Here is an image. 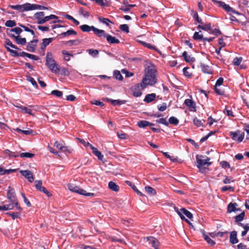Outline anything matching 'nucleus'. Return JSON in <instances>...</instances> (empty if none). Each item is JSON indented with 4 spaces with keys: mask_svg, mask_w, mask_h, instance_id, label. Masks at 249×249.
<instances>
[{
    "mask_svg": "<svg viewBox=\"0 0 249 249\" xmlns=\"http://www.w3.org/2000/svg\"><path fill=\"white\" fill-rule=\"evenodd\" d=\"M99 21L107 26H109V23H112V22L107 18L98 17V18Z\"/></svg>",
    "mask_w": 249,
    "mask_h": 249,
    "instance_id": "41",
    "label": "nucleus"
},
{
    "mask_svg": "<svg viewBox=\"0 0 249 249\" xmlns=\"http://www.w3.org/2000/svg\"><path fill=\"white\" fill-rule=\"evenodd\" d=\"M120 29L121 31L126 32L127 33H129V27L127 24H121L120 26Z\"/></svg>",
    "mask_w": 249,
    "mask_h": 249,
    "instance_id": "58",
    "label": "nucleus"
},
{
    "mask_svg": "<svg viewBox=\"0 0 249 249\" xmlns=\"http://www.w3.org/2000/svg\"><path fill=\"white\" fill-rule=\"evenodd\" d=\"M198 29H202L203 30H204L205 31H211L212 28H211V23H207L205 24L204 25H198L197 26Z\"/></svg>",
    "mask_w": 249,
    "mask_h": 249,
    "instance_id": "29",
    "label": "nucleus"
},
{
    "mask_svg": "<svg viewBox=\"0 0 249 249\" xmlns=\"http://www.w3.org/2000/svg\"><path fill=\"white\" fill-rule=\"evenodd\" d=\"M51 94L57 97H61L63 96V92L58 90H53L51 91Z\"/></svg>",
    "mask_w": 249,
    "mask_h": 249,
    "instance_id": "54",
    "label": "nucleus"
},
{
    "mask_svg": "<svg viewBox=\"0 0 249 249\" xmlns=\"http://www.w3.org/2000/svg\"><path fill=\"white\" fill-rule=\"evenodd\" d=\"M89 54L92 57H95L99 54V51L96 49H90L87 50Z\"/></svg>",
    "mask_w": 249,
    "mask_h": 249,
    "instance_id": "42",
    "label": "nucleus"
},
{
    "mask_svg": "<svg viewBox=\"0 0 249 249\" xmlns=\"http://www.w3.org/2000/svg\"><path fill=\"white\" fill-rule=\"evenodd\" d=\"M113 75L117 80H122L123 79V76L121 74L120 71H114Z\"/></svg>",
    "mask_w": 249,
    "mask_h": 249,
    "instance_id": "49",
    "label": "nucleus"
},
{
    "mask_svg": "<svg viewBox=\"0 0 249 249\" xmlns=\"http://www.w3.org/2000/svg\"><path fill=\"white\" fill-rule=\"evenodd\" d=\"M87 143L89 145L90 148L92 150V153L98 157L99 160H102L104 156L102 154V153L99 151H98L96 148L93 147L89 142H88Z\"/></svg>",
    "mask_w": 249,
    "mask_h": 249,
    "instance_id": "19",
    "label": "nucleus"
},
{
    "mask_svg": "<svg viewBox=\"0 0 249 249\" xmlns=\"http://www.w3.org/2000/svg\"><path fill=\"white\" fill-rule=\"evenodd\" d=\"M193 122L195 125H196L197 127H200L203 126V123L205 122V121L204 120H202V121L199 119H198L197 117H195L193 119Z\"/></svg>",
    "mask_w": 249,
    "mask_h": 249,
    "instance_id": "38",
    "label": "nucleus"
},
{
    "mask_svg": "<svg viewBox=\"0 0 249 249\" xmlns=\"http://www.w3.org/2000/svg\"><path fill=\"white\" fill-rule=\"evenodd\" d=\"M106 39L107 41L110 44H119L120 43V40L118 39L109 34L106 36Z\"/></svg>",
    "mask_w": 249,
    "mask_h": 249,
    "instance_id": "24",
    "label": "nucleus"
},
{
    "mask_svg": "<svg viewBox=\"0 0 249 249\" xmlns=\"http://www.w3.org/2000/svg\"><path fill=\"white\" fill-rule=\"evenodd\" d=\"M196 160L197 163V166L199 169L205 165L209 166L211 163L208 162V160H210V158L207 156L197 155L196 157Z\"/></svg>",
    "mask_w": 249,
    "mask_h": 249,
    "instance_id": "5",
    "label": "nucleus"
},
{
    "mask_svg": "<svg viewBox=\"0 0 249 249\" xmlns=\"http://www.w3.org/2000/svg\"><path fill=\"white\" fill-rule=\"evenodd\" d=\"M192 16L197 22L201 23V24H203L202 20L201 18H199L196 12L192 11Z\"/></svg>",
    "mask_w": 249,
    "mask_h": 249,
    "instance_id": "46",
    "label": "nucleus"
},
{
    "mask_svg": "<svg viewBox=\"0 0 249 249\" xmlns=\"http://www.w3.org/2000/svg\"><path fill=\"white\" fill-rule=\"evenodd\" d=\"M230 136L233 141H237L239 143L243 141L245 134L244 132H241L240 130H237L230 132Z\"/></svg>",
    "mask_w": 249,
    "mask_h": 249,
    "instance_id": "6",
    "label": "nucleus"
},
{
    "mask_svg": "<svg viewBox=\"0 0 249 249\" xmlns=\"http://www.w3.org/2000/svg\"><path fill=\"white\" fill-rule=\"evenodd\" d=\"M200 67L202 71L205 73L212 74L213 73L212 67L208 65H205L203 63H201Z\"/></svg>",
    "mask_w": 249,
    "mask_h": 249,
    "instance_id": "21",
    "label": "nucleus"
},
{
    "mask_svg": "<svg viewBox=\"0 0 249 249\" xmlns=\"http://www.w3.org/2000/svg\"><path fill=\"white\" fill-rule=\"evenodd\" d=\"M107 102H110L113 106L121 105L126 103L125 100H113L109 98H107L105 99Z\"/></svg>",
    "mask_w": 249,
    "mask_h": 249,
    "instance_id": "22",
    "label": "nucleus"
},
{
    "mask_svg": "<svg viewBox=\"0 0 249 249\" xmlns=\"http://www.w3.org/2000/svg\"><path fill=\"white\" fill-rule=\"evenodd\" d=\"M56 61L53 57L52 53L48 52L47 53L46 57V65L48 66L50 65V64L54 65L55 64Z\"/></svg>",
    "mask_w": 249,
    "mask_h": 249,
    "instance_id": "15",
    "label": "nucleus"
},
{
    "mask_svg": "<svg viewBox=\"0 0 249 249\" xmlns=\"http://www.w3.org/2000/svg\"><path fill=\"white\" fill-rule=\"evenodd\" d=\"M59 66L56 62L54 65L50 64V65L47 66V67L53 73L55 74L58 72Z\"/></svg>",
    "mask_w": 249,
    "mask_h": 249,
    "instance_id": "31",
    "label": "nucleus"
},
{
    "mask_svg": "<svg viewBox=\"0 0 249 249\" xmlns=\"http://www.w3.org/2000/svg\"><path fill=\"white\" fill-rule=\"evenodd\" d=\"M214 90L217 94L220 95H223L225 93V91L224 89L219 88L218 87L216 86H214Z\"/></svg>",
    "mask_w": 249,
    "mask_h": 249,
    "instance_id": "59",
    "label": "nucleus"
},
{
    "mask_svg": "<svg viewBox=\"0 0 249 249\" xmlns=\"http://www.w3.org/2000/svg\"><path fill=\"white\" fill-rule=\"evenodd\" d=\"M4 153L6 155H8L10 157H14L17 158L19 156V155L18 154V152L15 153L13 152H11L8 149H6L4 151Z\"/></svg>",
    "mask_w": 249,
    "mask_h": 249,
    "instance_id": "40",
    "label": "nucleus"
},
{
    "mask_svg": "<svg viewBox=\"0 0 249 249\" xmlns=\"http://www.w3.org/2000/svg\"><path fill=\"white\" fill-rule=\"evenodd\" d=\"M145 190L148 194L150 195H155L156 194V191L155 190L150 186H145Z\"/></svg>",
    "mask_w": 249,
    "mask_h": 249,
    "instance_id": "44",
    "label": "nucleus"
},
{
    "mask_svg": "<svg viewBox=\"0 0 249 249\" xmlns=\"http://www.w3.org/2000/svg\"><path fill=\"white\" fill-rule=\"evenodd\" d=\"M169 123L177 125L179 123L178 120L174 116H172L169 119Z\"/></svg>",
    "mask_w": 249,
    "mask_h": 249,
    "instance_id": "45",
    "label": "nucleus"
},
{
    "mask_svg": "<svg viewBox=\"0 0 249 249\" xmlns=\"http://www.w3.org/2000/svg\"><path fill=\"white\" fill-rule=\"evenodd\" d=\"M80 29L84 32H89L90 31L93 32L95 27L93 26H90L87 24H84L80 26Z\"/></svg>",
    "mask_w": 249,
    "mask_h": 249,
    "instance_id": "27",
    "label": "nucleus"
},
{
    "mask_svg": "<svg viewBox=\"0 0 249 249\" xmlns=\"http://www.w3.org/2000/svg\"><path fill=\"white\" fill-rule=\"evenodd\" d=\"M7 197L8 199H9L11 203H14V205L17 210H19V211H22V209L20 206L19 204L18 201L15 190L14 188H11L10 186L8 187Z\"/></svg>",
    "mask_w": 249,
    "mask_h": 249,
    "instance_id": "2",
    "label": "nucleus"
},
{
    "mask_svg": "<svg viewBox=\"0 0 249 249\" xmlns=\"http://www.w3.org/2000/svg\"><path fill=\"white\" fill-rule=\"evenodd\" d=\"M138 126L140 128H144L147 126L154 125V124L151 123L147 121L142 120L138 122Z\"/></svg>",
    "mask_w": 249,
    "mask_h": 249,
    "instance_id": "28",
    "label": "nucleus"
},
{
    "mask_svg": "<svg viewBox=\"0 0 249 249\" xmlns=\"http://www.w3.org/2000/svg\"><path fill=\"white\" fill-rule=\"evenodd\" d=\"M9 6L13 9L19 11L20 12H24V11H28L27 3H26L25 4H22V5H10Z\"/></svg>",
    "mask_w": 249,
    "mask_h": 249,
    "instance_id": "13",
    "label": "nucleus"
},
{
    "mask_svg": "<svg viewBox=\"0 0 249 249\" xmlns=\"http://www.w3.org/2000/svg\"><path fill=\"white\" fill-rule=\"evenodd\" d=\"M44 12H37L35 14V17L37 20L38 24H42L45 23V22H42V20H44Z\"/></svg>",
    "mask_w": 249,
    "mask_h": 249,
    "instance_id": "18",
    "label": "nucleus"
},
{
    "mask_svg": "<svg viewBox=\"0 0 249 249\" xmlns=\"http://www.w3.org/2000/svg\"><path fill=\"white\" fill-rule=\"evenodd\" d=\"M69 189L74 193H76L80 195H82L86 196H94V194L91 193H87L86 191L85 190L74 185L72 184H70L68 186Z\"/></svg>",
    "mask_w": 249,
    "mask_h": 249,
    "instance_id": "3",
    "label": "nucleus"
},
{
    "mask_svg": "<svg viewBox=\"0 0 249 249\" xmlns=\"http://www.w3.org/2000/svg\"><path fill=\"white\" fill-rule=\"evenodd\" d=\"M125 183L126 184H127L128 185H129L133 189V190L134 192H139V190L137 189V188L135 185V184L134 183H133L132 182H131V181H130L129 180H126V181H125Z\"/></svg>",
    "mask_w": 249,
    "mask_h": 249,
    "instance_id": "53",
    "label": "nucleus"
},
{
    "mask_svg": "<svg viewBox=\"0 0 249 249\" xmlns=\"http://www.w3.org/2000/svg\"><path fill=\"white\" fill-rule=\"evenodd\" d=\"M56 74H60L63 76H68L70 74L69 71L64 68H61L60 66L58 68V72Z\"/></svg>",
    "mask_w": 249,
    "mask_h": 249,
    "instance_id": "33",
    "label": "nucleus"
},
{
    "mask_svg": "<svg viewBox=\"0 0 249 249\" xmlns=\"http://www.w3.org/2000/svg\"><path fill=\"white\" fill-rule=\"evenodd\" d=\"M156 70L154 68L148 67L146 69L145 77L142 79V82L146 86H153L157 83L156 77Z\"/></svg>",
    "mask_w": 249,
    "mask_h": 249,
    "instance_id": "1",
    "label": "nucleus"
},
{
    "mask_svg": "<svg viewBox=\"0 0 249 249\" xmlns=\"http://www.w3.org/2000/svg\"><path fill=\"white\" fill-rule=\"evenodd\" d=\"M22 32V30L20 27H16L15 28L10 29L9 33H11V32H15L16 34L19 36Z\"/></svg>",
    "mask_w": 249,
    "mask_h": 249,
    "instance_id": "62",
    "label": "nucleus"
},
{
    "mask_svg": "<svg viewBox=\"0 0 249 249\" xmlns=\"http://www.w3.org/2000/svg\"><path fill=\"white\" fill-rule=\"evenodd\" d=\"M63 152L70 154L72 152V149L69 147L65 146L64 144L60 150Z\"/></svg>",
    "mask_w": 249,
    "mask_h": 249,
    "instance_id": "50",
    "label": "nucleus"
},
{
    "mask_svg": "<svg viewBox=\"0 0 249 249\" xmlns=\"http://www.w3.org/2000/svg\"><path fill=\"white\" fill-rule=\"evenodd\" d=\"M65 17L69 20H72L76 25H78L80 23L79 21L73 18L70 15L67 14L65 16Z\"/></svg>",
    "mask_w": 249,
    "mask_h": 249,
    "instance_id": "52",
    "label": "nucleus"
},
{
    "mask_svg": "<svg viewBox=\"0 0 249 249\" xmlns=\"http://www.w3.org/2000/svg\"><path fill=\"white\" fill-rule=\"evenodd\" d=\"M53 40V38L50 37L48 38H44L42 39V42L40 44V49L43 52V55H44V52L45 51L46 47L51 43Z\"/></svg>",
    "mask_w": 249,
    "mask_h": 249,
    "instance_id": "10",
    "label": "nucleus"
},
{
    "mask_svg": "<svg viewBox=\"0 0 249 249\" xmlns=\"http://www.w3.org/2000/svg\"><path fill=\"white\" fill-rule=\"evenodd\" d=\"M109 188L115 192H118L119 190V186L113 181H110L108 183Z\"/></svg>",
    "mask_w": 249,
    "mask_h": 249,
    "instance_id": "34",
    "label": "nucleus"
},
{
    "mask_svg": "<svg viewBox=\"0 0 249 249\" xmlns=\"http://www.w3.org/2000/svg\"><path fill=\"white\" fill-rule=\"evenodd\" d=\"M214 3L219 4V5L222 7L227 12H231L237 15H240L241 14L238 11L230 7L229 5L226 4L224 2L219 0H214Z\"/></svg>",
    "mask_w": 249,
    "mask_h": 249,
    "instance_id": "7",
    "label": "nucleus"
},
{
    "mask_svg": "<svg viewBox=\"0 0 249 249\" xmlns=\"http://www.w3.org/2000/svg\"><path fill=\"white\" fill-rule=\"evenodd\" d=\"M221 191L223 192H226L227 191L233 192L234 191V189L232 186H224L221 188Z\"/></svg>",
    "mask_w": 249,
    "mask_h": 249,
    "instance_id": "61",
    "label": "nucleus"
},
{
    "mask_svg": "<svg viewBox=\"0 0 249 249\" xmlns=\"http://www.w3.org/2000/svg\"><path fill=\"white\" fill-rule=\"evenodd\" d=\"M7 35L11 37H12L18 44L24 45L26 43V39L25 38L20 37L19 36H16L14 34L7 32Z\"/></svg>",
    "mask_w": 249,
    "mask_h": 249,
    "instance_id": "8",
    "label": "nucleus"
},
{
    "mask_svg": "<svg viewBox=\"0 0 249 249\" xmlns=\"http://www.w3.org/2000/svg\"><path fill=\"white\" fill-rule=\"evenodd\" d=\"M38 42V40L34 39L31 41L27 45V50L30 52H34L36 49V44Z\"/></svg>",
    "mask_w": 249,
    "mask_h": 249,
    "instance_id": "11",
    "label": "nucleus"
},
{
    "mask_svg": "<svg viewBox=\"0 0 249 249\" xmlns=\"http://www.w3.org/2000/svg\"><path fill=\"white\" fill-rule=\"evenodd\" d=\"M193 38L195 40H203V36L202 35L199 34V32H196L193 36Z\"/></svg>",
    "mask_w": 249,
    "mask_h": 249,
    "instance_id": "56",
    "label": "nucleus"
},
{
    "mask_svg": "<svg viewBox=\"0 0 249 249\" xmlns=\"http://www.w3.org/2000/svg\"><path fill=\"white\" fill-rule=\"evenodd\" d=\"M203 236H204V239L207 241V242L209 244H210L211 246H213V245H215V242L213 240H212L209 237V236H208V235H206L205 234H204Z\"/></svg>",
    "mask_w": 249,
    "mask_h": 249,
    "instance_id": "51",
    "label": "nucleus"
},
{
    "mask_svg": "<svg viewBox=\"0 0 249 249\" xmlns=\"http://www.w3.org/2000/svg\"><path fill=\"white\" fill-rule=\"evenodd\" d=\"M58 17L54 15H50L49 16H46L44 17V20H42V22H45V23L50 20L51 19H58Z\"/></svg>",
    "mask_w": 249,
    "mask_h": 249,
    "instance_id": "47",
    "label": "nucleus"
},
{
    "mask_svg": "<svg viewBox=\"0 0 249 249\" xmlns=\"http://www.w3.org/2000/svg\"><path fill=\"white\" fill-rule=\"evenodd\" d=\"M62 53L64 55V59L67 61H70L71 58L73 56L72 54L70 53L65 50H63L62 51Z\"/></svg>",
    "mask_w": 249,
    "mask_h": 249,
    "instance_id": "36",
    "label": "nucleus"
},
{
    "mask_svg": "<svg viewBox=\"0 0 249 249\" xmlns=\"http://www.w3.org/2000/svg\"><path fill=\"white\" fill-rule=\"evenodd\" d=\"M156 97V94L155 93H151L147 94L143 101L146 103H149L155 100Z\"/></svg>",
    "mask_w": 249,
    "mask_h": 249,
    "instance_id": "23",
    "label": "nucleus"
},
{
    "mask_svg": "<svg viewBox=\"0 0 249 249\" xmlns=\"http://www.w3.org/2000/svg\"><path fill=\"white\" fill-rule=\"evenodd\" d=\"M230 241L232 244H234L238 242V240L237 238V232L236 231H232L231 232Z\"/></svg>",
    "mask_w": 249,
    "mask_h": 249,
    "instance_id": "26",
    "label": "nucleus"
},
{
    "mask_svg": "<svg viewBox=\"0 0 249 249\" xmlns=\"http://www.w3.org/2000/svg\"><path fill=\"white\" fill-rule=\"evenodd\" d=\"M8 52L10 53L12 56L14 57H18V56H22L24 57L26 56L27 53L22 52L21 53H18L17 51L12 50L10 48H7Z\"/></svg>",
    "mask_w": 249,
    "mask_h": 249,
    "instance_id": "17",
    "label": "nucleus"
},
{
    "mask_svg": "<svg viewBox=\"0 0 249 249\" xmlns=\"http://www.w3.org/2000/svg\"><path fill=\"white\" fill-rule=\"evenodd\" d=\"M182 56L183 57L184 60L186 62L193 63L196 61V58L192 56L191 55L188 54L186 51H184L182 53Z\"/></svg>",
    "mask_w": 249,
    "mask_h": 249,
    "instance_id": "20",
    "label": "nucleus"
},
{
    "mask_svg": "<svg viewBox=\"0 0 249 249\" xmlns=\"http://www.w3.org/2000/svg\"><path fill=\"white\" fill-rule=\"evenodd\" d=\"M14 203H11V204H6L3 206H0V211H7L13 210L14 208Z\"/></svg>",
    "mask_w": 249,
    "mask_h": 249,
    "instance_id": "35",
    "label": "nucleus"
},
{
    "mask_svg": "<svg viewBox=\"0 0 249 249\" xmlns=\"http://www.w3.org/2000/svg\"><path fill=\"white\" fill-rule=\"evenodd\" d=\"M41 5H40L27 3L28 11H31L36 9H41Z\"/></svg>",
    "mask_w": 249,
    "mask_h": 249,
    "instance_id": "32",
    "label": "nucleus"
},
{
    "mask_svg": "<svg viewBox=\"0 0 249 249\" xmlns=\"http://www.w3.org/2000/svg\"><path fill=\"white\" fill-rule=\"evenodd\" d=\"M237 205L236 203H230L227 207V212L228 213H231L233 212L237 211L236 206Z\"/></svg>",
    "mask_w": 249,
    "mask_h": 249,
    "instance_id": "30",
    "label": "nucleus"
},
{
    "mask_svg": "<svg viewBox=\"0 0 249 249\" xmlns=\"http://www.w3.org/2000/svg\"><path fill=\"white\" fill-rule=\"evenodd\" d=\"M147 241L149 242V244L151 245L155 249H159L158 246L160 244L159 241L155 237L150 236L146 238Z\"/></svg>",
    "mask_w": 249,
    "mask_h": 249,
    "instance_id": "14",
    "label": "nucleus"
},
{
    "mask_svg": "<svg viewBox=\"0 0 249 249\" xmlns=\"http://www.w3.org/2000/svg\"><path fill=\"white\" fill-rule=\"evenodd\" d=\"M245 217V212H242L240 214L235 216V221L236 222L240 223V222L242 221Z\"/></svg>",
    "mask_w": 249,
    "mask_h": 249,
    "instance_id": "43",
    "label": "nucleus"
},
{
    "mask_svg": "<svg viewBox=\"0 0 249 249\" xmlns=\"http://www.w3.org/2000/svg\"><path fill=\"white\" fill-rule=\"evenodd\" d=\"M181 212H182V214L185 215L188 218L191 219L193 218L192 213L189 211L186 210L184 208H181Z\"/></svg>",
    "mask_w": 249,
    "mask_h": 249,
    "instance_id": "39",
    "label": "nucleus"
},
{
    "mask_svg": "<svg viewBox=\"0 0 249 249\" xmlns=\"http://www.w3.org/2000/svg\"><path fill=\"white\" fill-rule=\"evenodd\" d=\"M242 60V58L241 57H236L234 58L233 60V64L235 66H238L241 63Z\"/></svg>",
    "mask_w": 249,
    "mask_h": 249,
    "instance_id": "63",
    "label": "nucleus"
},
{
    "mask_svg": "<svg viewBox=\"0 0 249 249\" xmlns=\"http://www.w3.org/2000/svg\"><path fill=\"white\" fill-rule=\"evenodd\" d=\"M20 212L21 211H19L18 210V212H8L6 213V214L11 216L13 218V219L14 220L16 218L19 217Z\"/></svg>",
    "mask_w": 249,
    "mask_h": 249,
    "instance_id": "37",
    "label": "nucleus"
},
{
    "mask_svg": "<svg viewBox=\"0 0 249 249\" xmlns=\"http://www.w3.org/2000/svg\"><path fill=\"white\" fill-rule=\"evenodd\" d=\"M42 181L41 180H36L35 181V187H36V188L40 191V190H41V189H42L41 188H43L44 186H42Z\"/></svg>",
    "mask_w": 249,
    "mask_h": 249,
    "instance_id": "57",
    "label": "nucleus"
},
{
    "mask_svg": "<svg viewBox=\"0 0 249 249\" xmlns=\"http://www.w3.org/2000/svg\"><path fill=\"white\" fill-rule=\"evenodd\" d=\"M14 106L20 109V111L22 113H24L25 114H28L29 115H32V116L34 115V114L32 113V110L30 109V108H29L26 107H24L21 105H20L19 104L15 105Z\"/></svg>",
    "mask_w": 249,
    "mask_h": 249,
    "instance_id": "16",
    "label": "nucleus"
},
{
    "mask_svg": "<svg viewBox=\"0 0 249 249\" xmlns=\"http://www.w3.org/2000/svg\"><path fill=\"white\" fill-rule=\"evenodd\" d=\"M184 104L188 107L190 111H196V103L192 99H186L184 101Z\"/></svg>",
    "mask_w": 249,
    "mask_h": 249,
    "instance_id": "9",
    "label": "nucleus"
},
{
    "mask_svg": "<svg viewBox=\"0 0 249 249\" xmlns=\"http://www.w3.org/2000/svg\"><path fill=\"white\" fill-rule=\"evenodd\" d=\"M27 80L30 82L35 88H37L38 86H37V83L36 82L35 80L33 77H32L31 76H28L27 77Z\"/></svg>",
    "mask_w": 249,
    "mask_h": 249,
    "instance_id": "60",
    "label": "nucleus"
},
{
    "mask_svg": "<svg viewBox=\"0 0 249 249\" xmlns=\"http://www.w3.org/2000/svg\"><path fill=\"white\" fill-rule=\"evenodd\" d=\"M35 156V154L31 153L25 152L21 153L19 154V157L21 158H31Z\"/></svg>",
    "mask_w": 249,
    "mask_h": 249,
    "instance_id": "48",
    "label": "nucleus"
},
{
    "mask_svg": "<svg viewBox=\"0 0 249 249\" xmlns=\"http://www.w3.org/2000/svg\"><path fill=\"white\" fill-rule=\"evenodd\" d=\"M146 86L142 83V81L141 83L134 85L131 88L133 95L136 97L141 96L142 94V90L146 88Z\"/></svg>",
    "mask_w": 249,
    "mask_h": 249,
    "instance_id": "4",
    "label": "nucleus"
},
{
    "mask_svg": "<svg viewBox=\"0 0 249 249\" xmlns=\"http://www.w3.org/2000/svg\"><path fill=\"white\" fill-rule=\"evenodd\" d=\"M94 33L98 37H104L106 38V36H107V34L105 33V31L101 29H99L95 27L93 31Z\"/></svg>",
    "mask_w": 249,
    "mask_h": 249,
    "instance_id": "25",
    "label": "nucleus"
},
{
    "mask_svg": "<svg viewBox=\"0 0 249 249\" xmlns=\"http://www.w3.org/2000/svg\"><path fill=\"white\" fill-rule=\"evenodd\" d=\"M5 25L8 27H13L16 25V22L14 20H8L6 21Z\"/></svg>",
    "mask_w": 249,
    "mask_h": 249,
    "instance_id": "55",
    "label": "nucleus"
},
{
    "mask_svg": "<svg viewBox=\"0 0 249 249\" xmlns=\"http://www.w3.org/2000/svg\"><path fill=\"white\" fill-rule=\"evenodd\" d=\"M21 174L28 179L29 182H32L34 180L33 174L29 170H20Z\"/></svg>",
    "mask_w": 249,
    "mask_h": 249,
    "instance_id": "12",
    "label": "nucleus"
},
{
    "mask_svg": "<svg viewBox=\"0 0 249 249\" xmlns=\"http://www.w3.org/2000/svg\"><path fill=\"white\" fill-rule=\"evenodd\" d=\"M156 122L159 124H163L166 126H168L169 123L167 122L165 118H160V119L157 120Z\"/></svg>",
    "mask_w": 249,
    "mask_h": 249,
    "instance_id": "64",
    "label": "nucleus"
}]
</instances>
